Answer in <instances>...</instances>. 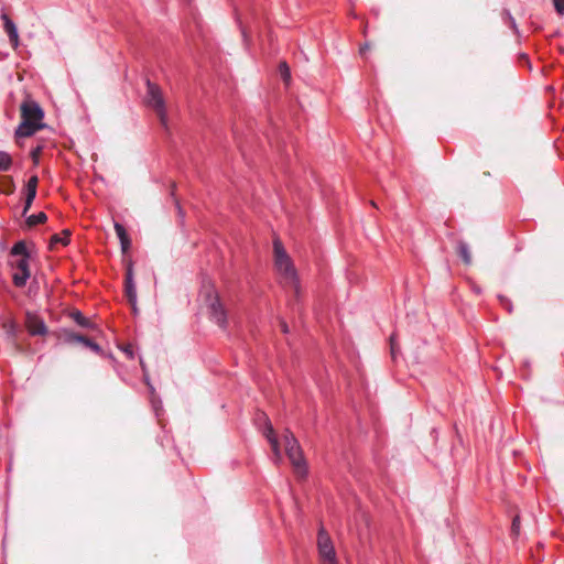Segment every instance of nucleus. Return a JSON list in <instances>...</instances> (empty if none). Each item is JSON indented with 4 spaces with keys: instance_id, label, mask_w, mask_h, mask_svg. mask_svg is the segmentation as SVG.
Segmentation results:
<instances>
[{
    "instance_id": "1",
    "label": "nucleus",
    "mask_w": 564,
    "mask_h": 564,
    "mask_svg": "<svg viewBox=\"0 0 564 564\" xmlns=\"http://www.w3.org/2000/svg\"><path fill=\"white\" fill-rule=\"evenodd\" d=\"M21 122L14 131L17 141L21 138H29L42 130L45 124L42 122L44 119V111L32 98H26L20 106Z\"/></svg>"
},
{
    "instance_id": "2",
    "label": "nucleus",
    "mask_w": 564,
    "mask_h": 564,
    "mask_svg": "<svg viewBox=\"0 0 564 564\" xmlns=\"http://www.w3.org/2000/svg\"><path fill=\"white\" fill-rule=\"evenodd\" d=\"M274 267L282 278V283L294 290L296 296L300 295L301 283L297 270L293 260L288 254L280 238L273 239Z\"/></svg>"
},
{
    "instance_id": "3",
    "label": "nucleus",
    "mask_w": 564,
    "mask_h": 564,
    "mask_svg": "<svg viewBox=\"0 0 564 564\" xmlns=\"http://www.w3.org/2000/svg\"><path fill=\"white\" fill-rule=\"evenodd\" d=\"M9 256L15 260H9L12 270V283L15 288L22 289L31 276L30 251L24 240L17 241L10 249Z\"/></svg>"
},
{
    "instance_id": "4",
    "label": "nucleus",
    "mask_w": 564,
    "mask_h": 564,
    "mask_svg": "<svg viewBox=\"0 0 564 564\" xmlns=\"http://www.w3.org/2000/svg\"><path fill=\"white\" fill-rule=\"evenodd\" d=\"M202 293L208 310L212 321H214L220 328L226 329L228 326L227 311L221 303L219 293L213 283L203 285Z\"/></svg>"
},
{
    "instance_id": "5",
    "label": "nucleus",
    "mask_w": 564,
    "mask_h": 564,
    "mask_svg": "<svg viewBox=\"0 0 564 564\" xmlns=\"http://www.w3.org/2000/svg\"><path fill=\"white\" fill-rule=\"evenodd\" d=\"M145 85L147 94L144 97V105L153 109L156 112L161 124L164 128H167V110L161 87L151 82L150 78H147Z\"/></svg>"
},
{
    "instance_id": "6",
    "label": "nucleus",
    "mask_w": 564,
    "mask_h": 564,
    "mask_svg": "<svg viewBox=\"0 0 564 564\" xmlns=\"http://www.w3.org/2000/svg\"><path fill=\"white\" fill-rule=\"evenodd\" d=\"M285 454L290 459L295 473L302 478L307 477L308 466L300 443L292 441L291 445L285 447Z\"/></svg>"
},
{
    "instance_id": "7",
    "label": "nucleus",
    "mask_w": 564,
    "mask_h": 564,
    "mask_svg": "<svg viewBox=\"0 0 564 564\" xmlns=\"http://www.w3.org/2000/svg\"><path fill=\"white\" fill-rule=\"evenodd\" d=\"M317 546L319 555L325 563H337L336 551L333 541L323 525L319 528L317 533Z\"/></svg>"
},
{
    "instance_id": "8",
    "label": "nucleus",
    "mask_w": 564,
    "mask_h": 564,
    "mask_svg": "<svg viewBox=\"0 0 564 564\" xmlns=\"http://www.w3.org/2000/svg\"><path fill=\"white\" fill-rule=\"evenodd\" d=\"M133 265L134 262L132 258L124 259V294L128 299L129 304L132 306V310L137 311V290L133 282Z\"/></svg>"
},
{
    "instance_id": "9",
    "label": "nucleus",
    "mask_w": 564,
    "mask_h": 564,
    "mask_svg": "<svg viewBox=\"0 0 564 564\" xmlns=\"http://www.w3.org/2000/svg\"><path fill=\"white\" fill-rule=\"evenodd\" d=\"M61 338L63 339L64 343L66 344H75V343H80L83 344L85 347L91 349L94 352H96L97 355H100V356H104L105 355V351L104 349L101 348V346L99 344H97L96 341H94L93 339L88 338L87 336H84V335H80V334H77L73 330H69V329H63L62 330V336Z\"/></svg>"
},
{
    "instance_id": "10",
    "label": "nucleus",
    "mask_w": 564,
    "mask_h": 564,
    "mask_svg": "<svg viewBox=\"0 0 564 564\" xmlns=\"http://www.w3.org/2000/svg\"><path fill=\"white\" fill-rule=\"evenodd\" d=\"M24 325L30 336H46L48 334L43 317L35 312H26Z\"/></svg>"
},
{
    "instance_id": "11",
    "label": "nucleus",
    "mask_w": 564,
    "mask_h": 564,
    "mask_svg": "<svg viewBox=\"0 0 564 564\" xmlns=\"http://www.w3.org/2000/svg\"><path fill=\"white\" fill-rule=\"evenodd\" d=\"M115 231L119 238V241H120V248H121V252H122V262L124 263V259L126 258H132L130 254H129V251L131 249V239L124 228V226L120 223H115Z\"/></svg>"
},
{
    "instance_id": "12",
    "label": "nucleus",
    "mask_w": 564,
    "mask_h": 564,
    "mask_svg": "<svg viewBox=\"0 0 564 564\" xmlns=\"http://www.w3.org/2000/svg\"><path fill=\"white\" fill-rule=\"evenodd\" d=\"M1 20L3 21V29L9 36V41L13 48L19 46V33L15 23L11 20L8 13H1Z\"/></svg>"
},
{
    "instance_id": "13",
    "label": "nucleus",
    "mask_w": 564,
    "mask_h": 564,
    "mask_svg": "<svg viewBox=\"0 0 564 564\" xmlns=\"http://www.w3.org/2000/svg\"><path fill=\"white\" fill-rule=\"evenodd\" d=\"M72 231L69 229H63L59 234H54L50 238L48 248L53 249L55 245L61 243L62 246H68L70 242Z\"/></svg>"
},
{
    "instance_id": "14",
    "label": "nucleus",
    "mask_w": 564,
    "mask_h": 564,
    "mask_svg": "<svg viewBox=\"0 0 564 564\" xmlns=\"http://www.w3.org/2000/svg\"><path fill=\"white\" fill-rule=\"evenodd\" d=\"M456 251H457L458 257L462 259V261L466 265H469L471 263L470 251H469L468 245L466 242L458 241Z\"/></svg>"
},
{
    "instance_id": "15",
    "label": "nucleus",
    "mask_w": 564,
    "mask_h": 564,
    "mask_svg": "<svg viewBox=\"0 0 564 564\" xmlns=\"http://www.w3.org/2000/svg\"><path fill=\"white\" fill-rule=\"evenodd\" d=\"M70 317L74 322L85 328H93L94 325L89 318H87L80 311L76 310L70 313Z\"/></svg>"
},
{
    "instance_id": "16",
    "label": "nucleus",
    "mask_w": 564,
    "mask_h": 564,
    "mask_svg": "<svg viewBox=\"0 0 564 564\" xmlns=\"http://www.w3.org/2000/svg\"><path fill=\"white\" fill-rule=\"evenodd\" d=\"M47 220V216L44 212H40L37 214H33L25 219V224L29 228H32L36 225L44 224Z\"/></svg>"
},
{
    "instance_id": "17",
    "label": "nucleus",
    "mask_w": 564,
    "mask_h": 564,
    "mask_svg": "<svg viewBox=\"0 0 564 564\" xmlns=\"http://www.w3.org/2000/svg\"><path fill=\"white\" fill-rule=\"evenodd\" d=\"M24 192H25V200H24V207H23V212H22L23 216H25L26 213L29 212V209L31 208V206L34 202V198L36 197L37 189L24 188Z\"/></svg>"
},
{
    "instance_id": "18",
    "label": "nucleus",
    "mask_w": 564,
    "mask_h": 564,
    "mask_svg": "<svg viewBox=\"0 0 564 564\" xmlns=\"http://www.w3.org/2000/svg\"><path fill=\"white\" fill-rule=\"evenodd\" d=\"M11 166L12 156L6 151H0V172H7Z\"/></svg>"
},
{
    "instance_id": "19",
    "label": "nucleus",
    "mask_w": 564,
    "mask_h": 564,
    "mask_svg": "<svg viewBox=\"0 0 564 564\" xmlns=\"http://www.w3.org/2000/svg\"><path fill=\"white\" fill-rule=\"evenodd\" d=\"M280 75L285 84H289L291 80V69L289 64L285 61L280 62L279 64Z\"/></svg>"
},
{
    "instance_id": "20",
    "label": "nucleus",
    "mask_w": 564,
    "mask_h": 564,
    "mask_svg": "<svg viewBox=\"0 0 564 564\" xmlns=\"http://www.w3.org/2000/svg\"><path fill=\"white\" fill-rule=\"evenodd\" d=\"M262 415L265 419V429H264V433H263L265 438L268 440V442H270L271 440L278 438L270 419L264 413H262Z\"/></svg>"
},
{
    "instance_id": "21",
    "label": "nucleus",
    "mask_w": 564,
    "mask_h": 564,
    "mask_svg": "<svg viewBox=\"0 0 564 564\" xmlns=\"http://www.w3.org/2000/svg\"><path fill=\"white\" fill-rule=\"evenodd\" d=\"M521 518L520 514H516L511 522V535L517 539L520 536Z\"/></svg>"
},
{
    "instance_id": "22",
    "label": "nucleus",
    "mask_w": 564,
    "mask_h": 564,
    "mask_svg": "<svg viewBox=\"0 0 564 564\" xmlns=\"http://www.w3.org/2000/svg\"><path fill=\"white\" fill-rule=\"evenodd\" d=\"M175 192H176V183H175V182H172V183H171V191H170V194H171V196H172V198H173V200H174V205H175V207H176V209H177L178 214H180L181 216H183V215H184V212H183V208H182V206H181L180 199L176 197Z\"/></svg>"
},
{
    "instance_id": "23",
    "label": "nucleus",
    "mask_w": 564,
    "mask_h": 564,
    "mask_svg": "<svg viewBox=\"0 0 564 564\" xmlns=\"http://www.w3.org/2000/svg\"><path fill=\"white\" fill-rule=\"evenodd\" d=\"M269 443L271 445V449L273 452V455H274L275 459L278 462L281 460L282 456H281V449H280L279 440L274 438V440H271Z\"/></svg>"
},
{
    "instance_id": "24",
    "label": "nucleus",
    "mask_w": 564,
    "mask_h": 564,
    "mask_svg": "<svg viewBox=\"0 0 564 564\" xmlns=\"http://www.w3.org/2000/svg\"><path fill=\"white\" fill-rule=\"evenodd\" d=\"M503 14V18L506 19V21L509 23L510 28L516 32L518 33V26H517V23H516V20L511 15L510 11L509 10H503L502 12Z\"/></svg>"
},
{
    "instance_id": "25",
    "label": "nucleus",
    "mask_w": 564,
    "mask_h": 564,
    "mask_svg": "<svg viewBox=\"0 0 564 564\" xmlns=\"http://www.w3.org/2000/svg\"><path fill=\"white\" fill-rule=\"evenodd\" d=\"M42 150H43L42 145H37L36 148L31 150L30 155H31V159H32L34 165L39 164V158H40Z\"/></svg>"
},
{
    "instance_id": "26",
    "label": "nucleus",
    "mask_w": 564,
    "mask_h": 564,
    "mask_svg": "<svg viewBox=\"0 0 564 564\" xmlns=\"http://www.w3.org/2000/svg\"><path fill=\"white\" fill-rule=\"evenodd\" d=\"M395 338H397L395 334H392L390 336V351H391V356H392L393 360L395 359L397 352H398V345H397Z\"/></svg>"
},
{
    "instance_id": "27",
    "label": "nucleus",
    "mask_w": 564,
    "mask_h": 564,
    "mask_svg": "<svg viewBox=\"0 0 564 564\" xmlns=\"http://www.w3.org/2000/svg\"><path fill=\"white\" fill-rule=\"evenodd\" d=\"M283 436H284L285 447H286V446H290L292 441H294V442H299V441L296 440V437L294 436V434H293L289 429H286V430L284 431V435H283Z\"/></svg>"
},
{
    "instance_id": "28",
    "label": "nucleus",
    "mask_w": 564,
    "mask_h": 564,
    "mask_svg": "<svg viewBox=\"0 0 564 564\" xmlns=\"http://www.w3.org/2000/svg\"><path fill=\"white\" fill-rule=\"evenodd\" d=\"M37 184H39V177H37V175L34 174L28 180L24 188L37 189Z\"/></svg>"
},
{
    "instance_id": "29",
    "label": "nucleus",
    "mask_w": 564,
    "mask_h": 564,
    "mask_svg": "<svg viewBox=\"0 0 564 564\" xmlns=\"http://www.w3.org/2000/svg\"><path fill=\"white\" fill-rule=\"evenodd\" d=\"M555 11L560 14H564V0H553Z\"/></svg>"
},
{
    "instance_id": "30",
    "label": "nucleus",
    "mask_w": 564,
    "mask_h": 564,
    "mask_svg": "<svg viewBox=\"0 0 564 564\" xmlns=\"http://www.w3.org/2000/svg\"><path fill=\"white\" fill-rule=\"evenodd\" d=\"M122 351L127 355L128 358H134L133 347L131 344H128L124 347H122Z\"/></svg>"
},
{
    "instance_id": "31",
    "label": "nucleus",
    "mask_w": 564,
    "mask_h": 564,
    "mask_svg": "<svg viewBox=\"0 0 564 564\" xmlns=\"http://www.w3.org/2000/svg\"><path fill=\"white\" fill-rule=\"evenodd\" d=\"M149 389V392H150V395H151V402L153 404V408L156 410L158 406H156V401H155V388L153 387V384H150L148 387Z\"/></svg>"
},
{
    "instance_id": "32",
    "label": "nucleus",
    "mask_w": 564,
    "mask_h": 564,
    "mask_svg": "<svg viewBox=\"0 0 564 564\" xmlns=\"http://www.w3.org/2000/svg\"><path fill=\"white\" fill-rule=\"evenodd\" d=\"M4 327L7 328V332L14 336L15 335V330H17V325L14 322H10L8 324H4Z\"/></svg>"
},
{
    "instance_id": "33",
    "label": "nucleus",
    "mask_w": 564,
    "mask_h": 564,
    "mask_svg": "<svg viewBox=\"0 0 564 564\" xmlns=\"http://www.w3.org/2000/svg\"><path fill=\"white\" fill-rule=\"evenodd\" d=\"M499 300H500L501 305L503 307H506L508 310V312H511V303H510V301L507 297L502 296V295L499 296Z\"/></svg>"
},
{
    "instance_id": "34",
    "label": "nucleus",
    "mask_w": 564,
    "mask_h": 564,
    "mask_svg": "<svg viewBox=\"0 0 564 564\" xmlns=\"http://www.w3.org/2000/svg\"><path fill=\"white\" fill-rule=\"evenodd\" d=\"M370 45L368 42H365L362 45H360L359 47V54L361 56H365L366 55V52L369 50Z\"/></svg>"
},
{
    "instance_id": "35",
    "label": "nucleus",
    "mask_w": 564,
    "mask_h": 564,
    "mask_svg": "<svg viewBox=\"0 0 564 564\" xmlns=\"http://www.w3.org/2000/svg\"><path fill=\"white\" fill-rule=\"evenodd\" d=\"M281 329L284 334L289 333V326L285 321H281Z\"/></svg>"
},
{
    "instance_id": "36",
    "label": "nucleus",
    "mask_w": 564,
    "mask_h": 564,
    "mask_svg": "<svg viewBox=\"0 0 564 564\" xmlns=\"http://www.w3.org/2000/svg\"><path fill=\"white\" fill-rule=\"evenodd\" d=\"M143 381L144 383L147 384V387H149L151 383V380H150V376H149V372H145L143 373Z\"/></svg>"
},
{
    "instance_id": "37",
    "label": "nucleus",
    "mask_w": 564,
    "mask_h": 564,
    "mask_svg": "<svg viewBox=\"0 0 564 564\" xmlns=\"http://www.w3.org/2000/svg\"><path fill=\"white\" fill-rule=\"evenodd\" d=\"M140 366H141V369H142L143 373L148 372L147 366H145V364L143 362L142 359H140Z\"/></svg>"
},
{
    "instance_id": "38",
    "label": "nucleus",
    "mask_w": 564,
    "mask_h": 564,
    "mask_svg": "<svg viewBox=\"0 0 564 564\" xmlns=\"http://www.w3.org/2000/svg\"><path fill=\"white\" fill-rule=\"evenodd\" d=\"M362 34H364L365 37L367 36V34H368V24H366L364 26Z\"/></svg>"
},
{
    "instance_id": "39",
    "label": "nucleus",
    "mask_w": 564,
    "mask_h": 564,
    "mask_svg": "<svg viewBox=\"0 0 564 564\" xmlns=\"http://www.w3.org/2000/svg\"><path fill=\"white\" fill-rule=\"evenodd\" d=\"M370 204H371V206L377 207V204L375 200H371Z\"/></svg>"
},
{
    "instance_id": "40",
    "label": "nucleus",
    "mask_w": 564,
    "mask_h": 564,
    "mask_svg": "<svg viewBox=\"0 0 564 564\" xmlns=\"http://www.w3.org/2000/svg\"><path fill=\"white\" fill-rule=\"evenodd\" d=\"M12 469V466H11V463L9 464L8 466V470H11Z\"/></svg>"
}]
</instances>
